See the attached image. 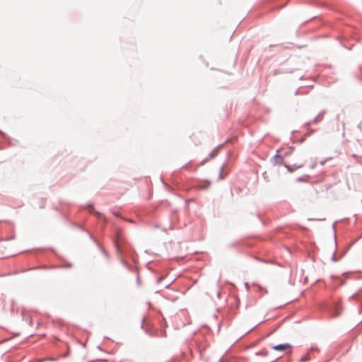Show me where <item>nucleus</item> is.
I'll use <instances>...</instances> for the list:
<instances>
[{"label":"nucleus","mask_w":362,"mask_h":362,"mask_svg":"<svg viewBox=\"0 0 362 362\" xmlns=\"http://www.w3.org/2000/svg\"><path fill=\"white\" fill-rule=\"evenodd\" d=\"M291 346L290 344H279V345L273 346L272 348V349H274L275 351H286L288 349H291Z\"/></svg>","instance_id":"1"},{"label":"nucleus","mask_w":362,"mask_h":362,"mask_svg":"<svg viewBox=\"0 0 362 362\" xmlns=\"http://www.w3.org/2000/svg\"><path fill=\"white\" fill-rule=\"evenodd\" d=\"M339 313H340V312L339 311V312H337V313H335V315H339Z\"/></svg>","instance_id":"2"},{"label":"nucleus","mask_w":362,"mask_h":362,"mask_svg":"<svg viewBox=\"0 0 362 362\" xmlns=\"http://www.w3.org/2000/svg\"><path fill=\"white\" fill-rule=\"evenodd\" d=\"M305 361V358H301V361Z\"/></svg>","instance_id":"3"},{"label":"nucleus","mask_w":362,"mask_h":362,"mask_svg":"<svg viewBox=\"0 0 362 362\" xmlns=\"http://www.w3.org/2000/svg\"><path fill=\"white\" fill-rule=\"evenodd\" d=\"M91 209H93V206H88Z\"/></svg>","instance_id":"4"}]
</instances>
